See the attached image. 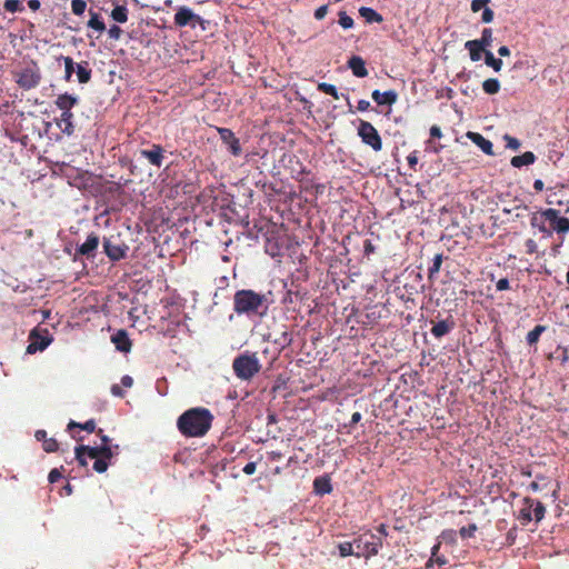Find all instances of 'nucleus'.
I'll return each instance as SVG.
<instances>
[{
    "label": "nucleus",
    "mask_w": 569,
    "mask_h": 569,
    "mask_svg": "<svg viewBox=\"0 0 569 569\" xmlns=\"http://www.w3.org/2000/svg\"><path fill=\"white\" fill-rule=\"evenodd\" d=\"M317 88L320 92L329 94V96L337 89L333 84L327 83V82L318 83Z\"/></svg>",
    "instance_id": "nucleus-48"
},
{
    "label": "nucleus",
    "mask_w": 569,
    "mask_h": 569,
    "mask_svg": "<svg viewBox=\"0 0 569 569\" xmlns=\"http://www.w3.org/2000/svg\"><path fill=\"white\" fill-rule=\"evenodd\" d=\"M530 223L532 227H537L541 232H547V229L543 224V222H538V216L537 213L531 217Z\"/></svg>",
    "instance_id": "nucleus-54"
},
{
    "label": "nucleus",
    "mask_w": 569,
    "mask_h": 569,
    "mask_svg": "<svg viewBox=\"0 0 569 569\" xmlns=\"http://www.w3.org/2000/svg\"><path fill=\"white\" fill-rule=\"evenodd\" d=\"M466 137L472 141L477 147L481 149V151L488 156H493V146L492 142L486 139L481 133L468 131Z\"/></svg>",
    "instance_id": "nucleus-13"
},
{
    "label": "nucleus",
    "mask_w": 569,
    "mask_h": 569,
    "mask_svg": "<svg viewBox=\"0 0 569 569\" xmlns=\"http://www.w3.org/2000/svg\"><path fill=\"white\" fill-rule=\"evenodd\" d=\"M535 505V500L532 498L526 497L523 498V508L520 510L519 519L523 525L529 523L532 520V507Z\"/></svg>",
    "instance_id": "nucleus-25"
},
{
    "label": "nucleus",
    "mask_w": 569,
    "mask_h": 569,
    "mask_svg": "<svg viewBox=\"0 0 569 569\" xmlns=\"http://www.w3.org/2000/svg\"><path fill=\"white\" fill-rule=\"evenodd\" d=\"M341 557L355 556L356 545L355 541H345L338 546Z\"/></svg>",
    "instance_id": "nucleus-36"
},
{
    "label": "nucleus",
    "mask_w": 569,
    "mask_h": 569,
    "mask_svg": "<svg viewBox=\"0 0 569 569\" xmlns=\"http://www.w3.org/2000/svg\"><path fill=\"white\" fill-rule=\"evenodd\" d=\"M348 67L352 73L358 78H365L368 76L365 60L359 56H352L348 61Z\"/></svg>",
    "instance_id": "nucleus-18"
},
{
    "label": "nucleus",
    "mask_w": 569,
    "mask_h": 569,
    "mask_svg": "<svg viewBox=\"0 0 569 569\" xmlns=\"http://www.w3.org/2000/svg\"><path fill=\"white\" fill-rule=\"evenodd\" d=\"M74 428H79L81 430H84V431L91 433V432L96 431V421L93 419H89L84 423H80V422H76V421L71 420L68 423V430L72 431Z\"/></svg>",
    "instance_id": "nucleus-29"
},
{
    "label": "nucleus",
    "mask_w": 569,
    "mask_h": 569,
    "mask_svg": "<svg viewBox=\"0 0 569 569\" xmlns=\"http://www.w3.org/2000/svg\"><path fill=\"white\" fill-rule=\"evenodd\" d=\"M140 154L142 158L147 159L149 163L160 168L163 162V148L160 144H152L150 150H141Z\"/></svg>",
    "instance_id": "nucleus-11"
},
{
    "label": "nucleus",
    "mask_w": 569,
    "mask_h": 569,
    "mask_svg": "<svg viewBox=\"0 0 569 569\" xmlns=\"http://www.w3.org/2000/svg\"><path fill=\"white\" fill-rule=\"evenodd\" d=\"M30 343L27 347V353L43 351L52 341L47 329L34 328L29 335Z\"/></svg>",
    "instance_id": "nucleus-7"
},
{
    "label": "nucleus",
    "mask_w": 569,
    "mask_h": 569,
    "mask_svg": "<svg viewBox=\"0 0 569 569\" xmlns=\"http://www.w3.org/2000/svg\"><path fill=\"white\" fill-rule=\"evenodd\" d=\"M465 48L468 50L470 60L473 62L479 61L482 57V53L485 54V52L487 51L483 47H481L473 40L467 41L465 43Z\"/></svg>",
    "instance_id": "nucleus-23"
},
{
    "label": "nucleus",
    "mask_w": 569,
    "mask_h": 569,
    "mask_svg": "<svg viewBox=\"0 0 569 569\" xmlns=\"http://www.w3.org/2000/svg\"><path fill=\"white\" fill-rule=\"evenodd\" d=\"M213 416L206 408H191L177 421L179 431L190 438L203 437L211 428Z\"/></svg>",
    "instance_id": "nucleus-1"
},
{
    "label": "nucleus",
    "mask_w": 569,
    "mask_h": 569,
    "mask_svg": "<svg viewBox=\"0 0 569 569\" xmlns=\"http://www.w3.org/2000/svg\"><path fill=\"white\" fill-rule=\"evenodd\" d=\"M359 14L366 20L368 23H381L383 21V17L378 13L375 9L369 7H361L359 9Z\"/></svg>",
    "instance_id": "nucleus-26"
},
{
    "label": "nucleus",
    "mask_w": 569,
    "mask_h": 569,
    "mask_svg": "<svg viewBox=\"0 0 569 569\" xmlns=\"http://www.w3.org/2000/svg\"><path fill=\"white\" fill-rule=\"evenodd\" d=\"M87 449H88V446H84V445L78 446L74 449L76 459L79 462V465L82 467L87 466V460L84 458V455H87Z\"/></svg>",
    "instance_id": "nucleus-40"
},
{
    "label": "nucleus",
    "mask_w": 569,
    "mask_h": 569,
    "mask_svg": "<svg viewBox=\"0 0 569 569\" xmlns=\"http://www.w3.org/2000/svg\"><path fill=\"white\" fill-rule=\"evenodd\" d=\"M498 53H499L500 57H509L511 52H510V49L507 46H501L498 49Z\"/></svg>",
    "instance_id": "nucleus-64"
},
{
    "label": "nucleus",
    "mask_w": 569,
    "mask_h": 569,
    "mask_svg": "<svg viewBox=\"0 0 569 569\" xmlns=\"http://www.w3.org/2000/svg\"><path fill=\"white\" fill-rule=\"evenodd\" d=\"M57 126L63 133H66L68 136L72 134L74 131L73 113L72 112H61L60 118L57 119Z\"/></svg>",
    "instance_id": "nucleus-21"
},
{
    "label": "nucleus",
    "mask_w": 569,
    "mask_h": 569,
    "mask_svg": "<svg viewBox=\"0 0 569 569\" xmlns=\"http://www.w3.org/2000/svg\"><path fill=\"white\" fill-rule=\"evenodd\" d=\"M370 108V102L368 100L361 99L358 101L357 109L359 111H367Z\"/></svg>",
    "instance_id": "nucleus-60"
},
{
    "label": "nucleus",
    "mask_w": 569,
    "mask_h": 569,
    "mask_svg": "<svg viewBox=\"0 0 569 569\" xmlns=\"http://www.w3.org/2000/svg\"><path fill=\"white\" fill-rule=\"evenodd\" d=\"M103 249L110 260L119 261L126 257L128 247L123 243H113L110 239H104Z\"/></svg>",
    "instance_id": "nucleus-10"
},
{
    "label": "nucleus",
    "mask_w": 569,
    "mask_h": 569,
    "mask_svg": "<svg viewBox=\"0 0 569 569\" xmlns=\"http://www.w3.org/2000/svg\"><path fill=\"white\" fill-rule=\"evenodd\" d=\"M121 385L124 388H131L133 385V379L130 376L126 375L121 378Z\"/></svg>",
    "instance_id": "nucleus-61"
},
{
    "label": "nucleus",
    "mask_w": 569,
    "mask_h": 569,
    "mask_svg": "<svg viewBox=\"0 0 569 569\" xmlns=\"http://www.w3.org/2000/svg\"><path fill=\"white\" fill-rule=\"evenodd\" d=\"M59 60H62L64 63V80L67 82L71 81L72 74L74 72V61L71 57L60 56Z\"/></svg>",
    "instance_id": "nucleus-34"
},
{
    "label": "nucleus",
    "mask_w": 569,
    "mask_h": 569,
    "mask_svg": "<svg viewBox=\"0 0 569 569\" xmlns=\"http://www.w3.org/2000/svg\"><path fill=\"white\" fill-rule=\"evenodd\" d=\"M545 330H546V327L541 326V325H538L532 330H530L526 337L528 345L531 346V345L537 343L539 341L541 333L545 332Z\"/></svg>",
    "instance_id": "nucleus-35"
},
{
    "label": "nucleus",
    "mask_w": 569,
    "mask_h": 569,
    "mask_svg": "<svg viewBox=\"0 0 569 569\" xmlns=\"http://www.w3.org/2000/svg\"><path fill=\"white\" fill-rule=\"evenodd\" d=\"M482 89L487 94H496L500 90V82L496 78H489L482 82Z\"/></svg>",
    "instance_id": "nucleus-32"
},
{
    "label": "nucleus",
    "mask_w": 569,
    "mask_h": 569,
    "mask_svg": "<svg viewBox=\"0 0 569 569\" xmlns=\"http://www.w3.org/2000/svg\"><path fill=\"white\" fill-rule=\"evenodd\" d=\"M110 16L116 22L124 23L128 21V9L126 6H116Z\"/></svg>",
    "instance_id": "nucleus-30"
},
{
    "label": "nucleus",
    "mask_w": 569,
    "mask_h": 569,
    "mask_svg": "<svg viewBox=\"0 0 569 569\" xmlns=\"http://www.w3.org/2000/svg\"><path fill=\"white\" fill-rule=\"evenodd\" d=\"M111 393L116 397L122 398L124 396V391L119 385H112L111 386Z\"/></svg>",
    "instance_id": "nucleus-59"
},
{
    "label": "nucleus",
    "mask_w": 569,
    "mask_h": 569,
    "mask_svg": "<svg viewBox=\"0 0 569 569\" xmlns=\"http://www.w3.org/2000/svg\"><path fill=\"white\" fill-rule=\"evenodd\" d=\"M489 2H490V0H472L470 8H471L472 12H478L483 7H486Z\"/></svg>",
    "instance_id": "nucleus-49"
},
{
    "label": "nucleus",
    "mask_w": 569,
    "mask_h": 569,
    "mask_svg": "<svg viewBox=\"0 0 569 569\" xmlns=\"http://www.w3.org/2000/svg\"><path fill=\"white\" fill-rule=\"evenodd\" d=\"M99 246V237L94 233H90L87 237V240L78 247L77 253L81 256H86L87 258H93L96 250Z\"/></svg>",
    "instance_id": "nucleus-14"
},
{
    "label": "nucleus",
    "mask_w": 569,
    "mask_h": 569,
    "mask_svg": "<svg viewBox=\"0 0 569 569\" xmlns=\"http://www.w3.org/2000/svg\"><path fill=\"white\" fill-rule=\"evenodd\" d=\"M96 461L93 462V469L94 471L99 472V473H102L104 471H107L108 469V459H104V458H93Z\"/></svg>",
    "instance_id": "nucleus-46"
},
{
    "label": "nucleus",
    "mask_w": 569,
    "mask_h": 569,
    "mask_svg": "<svg viewBox=\"0 0 569 569\" xmlns=\"http://www.w3.org/2000/svg\"><path fill=\"white\" fill-rule=\"evenodd\" d=\"M545 513H546V508H545L543 503L535 500V505L532 507V519L535 518V520L537 522H539L543 519Z\"/></svg>",
    "instance_id": "nucleus-38"
},
{
    "label": "nucleus",
    "mask_w": 569,
    "mask_h": 569,
    "mask_svg": "<svg viewBox=\"0 0 569 569\" xmlns=\"http://www.w3.org/2000/svg\"><path fill=\"white\" fill-rule=\"evenodd\" d=\"M232 369L237 378L249 381L261 370V365L256 353L244 352L233 359Z\"/></svg>",
    "instance_id": "nucleus-3"
},
{
    "label": "nucleus",
    "mask_w": 569,
    "mask_h": 569,
    "mask_svg": "<svg viewBox=\"0 0 569 569\" xmlns=\"http://www.w3.org/2000/svg\"><path fill=\"white\" fill-rule=\"evenodd\" d=\"M87 456L89 458L111 459L113 457V452L109 445H101L99 447L88 446Z\"/></svg>",
    "instance_id": "nucleus-22"
},
{
    "label": "nucleus",
    "mask_w": 569,
    "mask_h": 569,
    "mask_svg": "<svg viewBox=\"0 0 569 569\" xmlns=\"http://www.w3.org/2000/svg\"><path fill=\"white\" fill-rule=\"evenodd\" d=\"M495 13L490 8H485L481 16V21L485 23H490L493 20Z\"/></svg>",
    "instance_id": "nucleus-50"
},
{
    "label": "nucleus",
    "mask_w": 569,
    "mask_h": 569,
    "mask_svg": "<svg viewBox=\"0 0 569 569\" xmlns=\"http://www.w3.org/2000/svg\"><path fill=\"white\" fill-rule=\"evenodd\" d=\"M453 328L455 321L451 318H448L435 323L430 331L435 338H441L448 335Z\"/></svg>",
    "instance_id": "nucleus-19"
},
{
    "label": "nucleus",
    "mask_w": 569,
    "mask_h": 569,
    "mask_svg": "<svg viewBox=\"0 0 569 569\" xmlns=\"http://www.w3.org/2000/svg\"><path fill=\"white\" fill-rule=\"evenodd\" d=\"M62 477V473L59 469L54 468L49 472L48 480L50 483L57 482Z\"/></svg>",
    "instance_id": "nucleus-51"
},
{
    "label": "nucleus",
    "mask_w": 569,
    "mask_h": 569,
    "mask_svg": "<svg viewBox=\"0 0 569 569\" xmlns=\"http://www.w3.org/2000/svg\"><path fill=\"white\" fill-rule=\"evenodd\" d=\"M371 97H372L373 101L379 106H383V104L392 106L393 103H396V101L398 99V93L395 90H388L385 92H380L379 90H373L371 93Z\"/></svg>",
    "instance_id": "nucleus-16"
},
{
    "label": "nucleus",
    "mask_w": 569,
    "mask_h": 569,
    "mask_svg": "<svg viewBox=\"0 0 569 569\" xmlns=\"http://www.w3.org/2000/svg\"><path fill=\"white\" fill-rule=\"evenodd\" d=\"M478 530V527L476 523H470L467 527H461L459 530V535L462 539L472 538Z\"/></svg>",
    "instance_id": "nucleus-41"
},
{
    "label": "nucleus",
    "mask_w": 569,
    "mask_h": 569,
    "mask_svg": "<svg viewBox=\"0 0 569 569\" xmlns=\"http://www.w3.org/2000/svg\"><path fill=\"white\" fill-rule=\"evenodd\" d=\"M87 8V3L84 0H72L71 1V10L76 16H81Z\"/></svg>",
    "instance_id": "nucleus-42"
},
{
    "label": "nucleus",
    "mask_w": 569,
    "mask_h": 569,
    "mask_svg": "<svg viewBox=\"0 0 569 569\" xmlns=\"http://www.w3.org/2000/svg\"><path fill=\"white\" fill-rule=\"evenodd\" d=\"M313 491L318 496H325L332 491L331 480L328 476L317 477L313 480Z\"/></svg>",
    "instance_id": "nucleus-20"
},
{
    "label": "nucleus",
    "mask_w": 569,
    "mask_h": 569,
    "mask_svg": "<svg viewBox=\"0 0 569 569\" xmlns=\"http://www.w3.org/2000/svg\"><path fill=\"white\" fill-rule=\"evenodd\" d=\"M328 13V6L327 4H323L321 7H319L318 9H316L315 11V18L317 20H322Z\"/></svg>",
    "instance_id": "nucleus-52"
},
{
    "label": "nucleus",
    "mask_w": 569,
    "mask_h": 569,
    "mask_svg": "<svg viewBox=\"0 0 569 569\" xmlns=\"http://www.w3.org/2000/svg\"><path fill=\"white\" fill-rule=\"evenodd\" d=\"M430 136H431L432 138H441V137H442V133H441V129H440V127H438V126H432V127L430 128Z\"/></svg>",
    "instance_id": "nucleus-62"
},
{
    "label": "nucleus",
    "mask_w": 569,
    "mask_h": 569,
    "mask_svg": "<svg viewBox=\"0 0 569 569\" xmlns=\"http://www.w3.org/2000/svg\"><path fill=\"white\" fill-rule=\"evenodd\" d=\"M3 8L11 13L21 12L24 9L20 0H6Z\"/></svg>",
    "instance_id": "nucleus-37"
},
{
    "label": "nucleus",
    "mask_w": 569,
    "mask_h": 569,
    "mask_svg": "<svg viewBox=\"0 0 569 569\" xmlns=\"http://www.w3.org/2000/svg\"><path fill=\"white\" fill-rule=\"evenodd\" d=\"M536 161V156L531 151H526L520 156H515L511 159V166L515 168H521L522 166L532 164Z\"/></svg>",
    "instance_id": "nucleus-24"
},
{
    "label": "nucleus",
    "mask_w": 569,
    "mask_h": 569,
    "mask_svg": "<svg viewBox=\"0 0 569 569\" xmlns=\"http://www.w3.org/2000/svg\"><path fill=\"white\" fill-rule=\"evenodd\" d=\"M267 309V298L262 293L251 289H241L233 296V311L237 315L263 316Z\"/></svg>",
    "instance_id": "nucleus-2"
},
{
    "label": "nucleus",
    "mask_w": 569,
    "mask_h": 569,
    "mask_svg": "<svg viewBox=\"0 0 569 569\" xmlns=\"http://www.w3.org/2000/svg\"><path fill=\"white\" fill-rule=\"evenodd\" d=\"M358 136L361 138V141L371 147L373 151L378 152L382 150L381 137L370 122L360 120Z\"/></svg>",
    "instance_id": "nucleus-6"
},
{
    "label": "nucleus",
    "mask_w": 569,
    "mask_h": 569,
    "mask_svg": "<svg viewBox=\"0 0 569 569\" xmlns=\"http://www.w3.org/2000/svg\"><path fill=\"white\" fill-rule=\"evenodd\" d=\"M526 249H527V253H529V254L535 253V252H536V250H537V243H536V241H535V240H532V239H528V240L526 241Z\"/></svg>",
    "instance_id": "nucleus-57"
},
{
    "label": "nucleus",
    "mask_w": 569,
    "mask_h": 569,
    "mask_svg": "<svg viewBox=\"0 0 569 569\" xmlns=\"http://www.w3.org/2000/svg\"><path fill=\"white\" fill-rule=\"evenodd\" d=\"M407 161H408L409 167L411 169H415L416 164L418 163L417 151L409 153V156L407 157Z\"/></svg>",
    "instance_id": "nucleus-55"
},
{
    "label": "nucleus",
    "mask_w": 569,
    "mask_h": 569,
    "mask_svg": "<svg viewBox=\"0 0 569 569\" xmlns=\"http://www.w3.org/2000/svg\"><path fill=\"white\" fill-rule=\"evenodd\" d=\"M485 63L486 66L492 68L496 72H499L503 66L502 60L496 58L490 50L485 52Z\"/></svg>",
    "instance_id": "nucleus-31"
},
{
    "label": "nucleus",
    "mask_w": 569,
    "mask_h": 569,
    "mask_svg": "<svg viewBox=\"0 0 569 569\" xmlns=\"http://www.w3.org/2000/svg\"><path fill=\"white\" fill-rule=\"evenodd\" d=\"M338 22L343 29H350L353 27V19L350 16H348L345 11L339 12Z\"/></svg>",
    "instance_id": "nucleus-43"
},
{
    "label": "nucleus",
    "mask_w": 569,
    "mask_h": 569,
    "mask_svg": "<svg viewBox=\"0 0 569 569\" xmlns=\"http://www.w3.org/2000/svg\"><path fill=\"white\" fill-rule=\"evenodd\" d=\"M90 19L87 22L88 28H91L99 33L103 32L106 30V24L101 20V17L98 12L93 11L92 9L89 10Z\"/></svg>",
    "instance_id": "nucleus-27"
},
{
    "label": "nucleus",
    "mask_w": 569,
    "mask_h": 569,
    "mask_svg": "<svg viewBox=\"0 0 569 569\" xmlns=\"http://www.w3.org/2000/svg\"><path fill=\"white\" fill-rule=\"evenodd\" d=\"M492 34L493 32L491 28H485L481 32V38L475 39L473 41L488 50V48L492 44Z\"/></svg>",
    "instance_id": "nucleus-33"
},
{
    "label": "nucleus",
    "mask_w": 569,
    "mask_h": 569,
    "mask_svg": "<svg viewBox=\"0 0 569 569\" xmlns=\"http://www.w3.org/2000/svg\"><path fill=\"white\" fill-rule=\"evenodd\" d=\"M13 77L16 83L23 90L37 88L42 80L41 69L33 60L28 62L20 70L13 72Z\"/></svg>",
    "instance_id": "nucleus-4"
},
{
    "label": "nucleus",
    "mask_w": 569,
    "mask_h": 569,
    "mask_svg": "<svg viewBox=\"0 0 569 569\" xmlns=\"http://www.w3.org/2000/svg\"><path fill=\"white\" fill-rule=\"evenodd\" d=\"M503 140L506 141V147L508 149L517 151L521 147V142L510 134H505Z\"/></svg>",
    "instance_id": "nucleus-45"
},
{
    "label": "nucleus",
    "mask_w": 569,
    "mask_h": 569,
    "mask_svg": "<svg viewBox=\"0 0 569 569\" xmlns=\"http://www.w3.org/2000/svg\"><path fill=\"white\" fill-rule=\"evenodd\" d=\"M496 288L498 291L508 290L510 288L509 280L507 278H501L497 281Z\"/></svg>",
    "instance_id": "nucleus-53"
},
{
    "label": "nucleus",
    "mask_w": 569,
    "mask_h": 569,
    "mask_svg": "<svg viewBox=\"0 0 569 569\" xmlns=\"http://www.w3.org/2000/svg\"><path fill=\"white\" fill-rule=\"evenodd\" d=\"M88 66L87 61L77 64L76 72L80 83H88L91 79V69Z\"/></svg>",
    "instance_id": "nucleus-28"
},
{
    "label": "nucleus",
    "mask_w": 569,
    "mask_h": 569,
    "mask_svg": "<svg viewBox=\"0 0 569 569\" xmlns=\"http://www.w3.org/2000/svg\"><path fill=\"white\" fill-rule=\"evenodd\" d=\"M111 341L114 343L117 350L122 352H129L131 349V340L126 330H118L112 337Z\"/></svg>",
    "instance_id": "nucleus-17"
},
{
    "label": "nucleus",
    "mask_w": 569,
    "mask_h": 569,
    "mask_svg": "<svg viewBox=\"0 0 569 569\" xmlns=\"http://www.w3.org/2000/svg\"><path fill=\"white\" fill-rule=\"evenodd\" d=\"M200 18L187 7H181L174 14V23L179 27H186L188 24L194 26V21H199Z\"/></svg>",
    "instance_id": "nucleus-12"
},
{
    "label": "nucleus",
    "mask_w": 569,
    "mask_h": 569,
    "mask_svg": "<svg viewBox=\"0 0 569 569\" xmlns=\"http://www.w3.org/2000/svg\"><path fill=\"white\" fill-rule=\"evenodd\" d=\"M540 214L551 223L552 229L558 233H565L569 231V218L560 217L559 210L549 208L542 210Z\"/></svg>",
    "instance_id": "nucleus-8"
},
{
    "label": "nucleus",
    "mask_w": 569,
    "mask_h": 569,
    "mask_svg": "<svg viewBox=\"0 0 569 569\" xmlns=\"http://www.w3.org/2000/svg\"><path fill=\"white\" fill-rule=\"evenodd\" d=\"M256 469H257V463L256 462H248L244 467H243V472L248 476L250 475H253L256 472Z\"/></svg>",
    "instance_id": "nucleus-58"
},
{
    "label": "nucleus",
    "mask_w": 569,
    "mask_h": 569,
    "mask_svg": "<svg viewBox=\"0 0 569 569\" xmlns=\"http://www.w3.org/2000/svg\"><path fill=\"white\" fill-rule=\"evenodd\" d=\"M442 264V254H436L432 259V264L429 267L428 273L429 278L433 277V274L440 271Z\"/></svg>",
    "instance_id": "nucleus-39"
},
{
    "label": "nucleus",
    "mask_w": 569,
    "mask_h": 569,
    "mask_svg": "<svg viewBox=\"0 0 569 569\" xmlns=\"http://www.w3.org/2000/svg\"><path fill=\"white\" fill-rule=\"evenodd\" d=\"M108 34H109V38L119 40L122 34V29L119 26L113 24L109 28Z\"/></svg>",
    "instance_id": "nucleus-47"
},
{
    "label": "nucleus",
    "mask_w": 569,
    "mask_h": 569,
    "mask_svg": "<svg viewBox=\"0 0 569 569\" xmlns=\"http://www.w3.org/2000/svg\"><path fill=\"white\" fill-rule=\"evenodd\" d=\"M217 131L230 153L234 157L240 156L242 152L241 144L239 139L234 136L233 131L229 128H217Z\"/></svg>",
    "instance_id": "nucleus-9"
},
{
    "label": "nucleus",
    "mask_w": 569,
    "mask_h": 569,
    "mask_svg": "<svg viewBox=\"0 0 569 569\" xmlns=\"http://www.w3.org/2000/svg\"><path fill=\"white\" fill-rule=\"evenodd\" d=\"M79 102L78 97L69 94V93H62L59 94L54 101V104L58 109H60L62 112H72L71 109L77 106Z\"/></svg>",
    "instance_id": "nucleus-15"
},
{
    "label": "nucleus",
    "mask_w": 569,
    "mask_h": 569,
    "mask_svg": "<svg viewBox=\"0 0 569 569\" xmlns=\"http://www.w3.org/2000/svg\"><path fill=\"white\" fill-rule=\"evenodd\" d=\"M375 250H376V247L373 246V243L370 240H366L365 244H363L365 254L369 256V254L373 253Z\"/></svg>",
    "instance_id": "nucleus-56"
},
{
    "label": "nucleus",
    "mask_w": 569,
    "mask_h": 569,
    "mask_svg": "<svg viewBox=\"0 0 569 569\" xmlns=\"http://www.w3.org/2000/svg\"><path fill=\"white\" fill-rule=\"evenodd\" d=\"M362 416L359 411L352 413L349 426H353L361 420Z\"/></svg>",
    "instance_id": "nucleus-63"
},
{
    "label": "nucleus",
    "mask_w": 569,
    "mask_h": 569,
    "mask_svg": "<svg viewBox=\"0 0 569 569\" xmlns=\"http://www.w3.org/2000/svg\"><path fill=\"white\" fill-rule=\"evenodd\" d=\"M353 541L356 545L355 556L357 558H370L376 556L382 547L381 537L371 531L359 535Z\"/></svg>",
    "instance_id": "nucleus-5"
},
{
    "label": "nucleus",
    "mask_w": 569,
    "mask_h": 569,
    "mask_svg": "<svg viewBox=\"0 0 569 569\" xmlns=\"http://www.w3.org/2000/svg\"><path fill=\"white\" fill-rule=\"evenodd\" d=\"M42 447H43V450L49 453L56 452L59 449L58 441L53 438L44 439V441L42 442Z\"/></svg>",
    "instance_id": "nucleus-44"
}]
</instances>
